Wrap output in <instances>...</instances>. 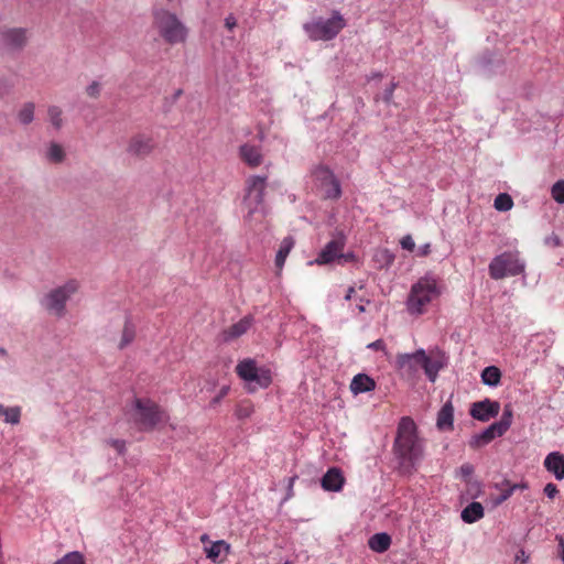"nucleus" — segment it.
<instances>
[{
  "label": "nucleus",
  "mask_w": 564,
  "mask_h": 564,
  "mask_svg": "<svg viewBox=\"0 0 564 564\" xmlns=\"http://www.w3.org/2000/svg\"><path fill=\"white\" fill-rule=\"evenodd\" d=\"M393 453L400 467L405 470L415 468L424 456V441L419 436L415 422L409 417H401L393 443Z\"/></svg>",
  "instance_id": "f257e3e1"
},
{
  "label": "nucleus",
  "mask_w": 564,
  "mask_h": 564,
  "mask_svg": "<svg viewBox=\"0 0 564 564\" xmlns=\"http://www.w3.org/2000/svg\"><path fill=\"white\" fill-rule=\"evenodd\" d=\"M442 293L438 279L427 273L420 278L412 286L406 300V310L411 315H421L426 306L435 301Z\"/></svg>",
  "instance_id": "f03ea898"
},
{
  "label": "nucleus",
  "mask_w": 564,
  "mask_h": 564,
  "mask_svg": "<svg viewBox=\"0 0 564 564\" xmlns=\"http://www.w3.org/2000/svg\"><path fill=\"white\" fill-rule=\"evenodd\" d=\"M267 187V177L253 175L246 181V194L243 197V208L247 219H260L267 213L263 202L264 189Z\"/></svg>",
  "instance_id": "7ed1b4c3"
},
{
  "label": "nucleus",
  "mask_w": 564,
  "mask_h": 564,
  "mask_svg": "<svg viewBox=\"0 0 564 564\" xmlns=\"http://www.w3.org/2000/svg\"><path fill=\"white\" fill-rule=\"evenodd\" d=\"M154 25L164 41L171 45L183 43L187 37L186 26L169 10L160 9L154 12Z\"/></svg>",
  "instance_id": "20e7f679"
},
{
  "label": "nucleus",
  "mask_w": 564,
  "mask_h": 564,
  "mask_svg": "<svg viewBox=\"0 0 564 564\" xmlns=\"http://www.w3.org/2000/svg\"><path fill=\"white\" fill-rule=\"evenodd\" d=\"M397 364L399 368L406 369L408 371H414L416 366L420 365L431 382H435L440 370L445 365L441 357L432 358L422 348L412 354L398 355Z\"/></svg>",
  "instance_id": "39448f33"
},
{
  "label": "nucleus",
  "mask_w": 564,
  "mask_h": 564,
  "mask_svg": "<svg viewBox=\"0 0 564 564\" xmlns=\"http://www.w3.org/2000/svg\"><path fill=\"white\" fill-rule=\"evenodd\" d=\"M346 23L338 11L329 19L318 18L303 24V30L311 41H330L345 28Z\"/></svg>",
  "instance_id": "423d86ee"
},
{
  "label": "nucleus",
  "mask_w": 564,
  "mask_h": 564,
  "mask_svg": "<svg viewBox=\"0 0 564 564\" xmlns=\"http://www.w3.org/2000/svg\"><path fill=\"white\" fill-rule=\"evenodd\" d=\"M78 282L69 280L63 285L52 289L41 300L42 307L56 317H63L66 314L67 301L77 292Z\"/></svg>",
  "instance_id": "0eeeda50"
},
{
  "label": "nucleus",
  "mask_w": 564,
  "mask_h": 564,
  "mask_svg": "<svg viewBox=\"0 0 564 564\" xmlns=\"http://www.w3.org/2000/svg\"><path fill=\"white\" fill-rule=\"evenodd\" d=\"M525 262L518 251H507L496 256L489 263V275L494 280L520 275L524 272Z\"/></svg>",
  "instance_id": "6e6552de"
},
{
  "label": "nucleus",
  "mask_w": 564,
  "mask_h": 564,
  "mask_svg": "<svg viewBox=\"0 0 564 564\" xmlns=\"http://www.w3.org/2000/svg\"><path fill=\"white\" fill-rule=\"evenodd\" d=\"M238 376L246 382L247 389L254 392L264 389L272 381L271 371L264 367H258L252 359H245L236 367Z\"/></svg>",
  "instance_id": "1a4fd4ad"
},
{
  "label": "nucleus",
  "mask_w": 564,
  "mask_h": 564,
  "mask_svg": "<svg viewBox=\"0 0 564 564\" xmlns=\"http://www.w3.org/2000/svg\"><path fill=\"white\" fill-rule=\"evenodd\" d=\"M135 419L145 429L154 427L163 419L165 413L151 400H134Z\"/></svg>",
  "instance_id": "9d476101"
},
{
  "label": "nucleus",
  "mask_w": 564,
  "mask_h": 564,
  "mask_svg": "<svg viewBox=\"0 0 564 564\" xmlns=\"http://www.w3.org/2000/svg\"><path fill=\"white\" fill-rule=\"evenodd\" d=\"M313 176L318 183L323 196L327 199H338L341 196L339 181L333 172L326 166H318L314 170Z\"/></svg>",
  "instance_id": "9b49d317"
},
{
  "label": "nucleus",
  "mask_w": 564,
  "mask_h": 564,
  "mask_svg": "<svg viewBox=\"0 0 564 564\" xmlns=\"http://www.w3.org/2000/svg\"><path fill=\"white\" fill-rule=\"evenodd\" d=\"M345 241V235L343 232H337L336 236H334V238L319 251L317 258L314 261H311L310 264L316 263L323 265L329 264L335 260L341 261V258L346 257L343 252Z\"/></svg>",
  "instance_id": "f8f14e48"
},
{
  "label": "nucleus",
  "mask_w": 564,
  "mask_h": 564,
  "mask_svg": "<svg viewBox=\"0 0 564 564\" xmlns=\"http://www.w3.org/2000/svg\"><path fill=\"white\" fill-rule=\"evenodd\" d=\"M155 145L156 142L152 135L138 133L130 139L127 151L132 155L144 158L155 149Z\"/></svg>",
  "instance_id": "ddd939ff"
},
{
  "label": "nucleus",
  "mask_w": 564,
  "mask_h": 564,
  "mask_svg": "<svg viewBox=\"0 0 564 564\" xmlns=\"http://www.w3.org/2000/svg\"><path fill=\"white\" fill-rule=\"evenodd\" d=\"M500 404L497 401L485 399L471 404L470 415L481 422H487L499 414Z\"/></svg>",
  "instance_id": "4468645a"
},
{
  "label": "nucleus",
  "mask_w": 564,
  "mask_h": 564,
  "mask_svg": "<svg viewBox=\"0 0 564 564\" xmlns=\"http://www.w3.org/2000/svg\"><path fill=\"white\" fill-rule=\"evenodd\" d=\"M26 31L21 28H13L2 32L3 44L12 50H20L26 43Z\"/></svg>",
  "instance_id": "2eb2a0df"
},
{
  "label": "nucleus",
  "mask_w": 564,
  "mask_h": 564,
  "mask_svg": "<svg viewBox=\"0 0 564 564\" xmlns=\"http://www.w3.org/2000/svg\"><path fill=\"white\" fill-rule=\"evenodd\" d=\"M206 557L214 563H221L230 553V544L225 540L212 542L209 546H205Z\"/></svg>",
  "instance_id": "dca6fc26"
},
{
  "label": "nucleus",
  "mask_w": 564,
  "mask_h": 564,
  "mask_svg": "<svg viewBox=\"0 0 564 564\" xmlns=\"http://www.w3.org/2000/svg\"><path fill=\"white\" fill-rule=\"evenodd\" d=\"M544 467L557 480L564 479V455L558 452L550 453L544 459Z\"/></svg>",
  "instance_id": "f3484780"
},
{
  "label": "nucleus",
  "mask_w": 564,
  "mask_h": 564,
  "mask_svg": "<svg viewBox=\"0 0 564 564\" xmlns=\"http://www.w3.org/2000/svg\"><path fill=\"white\" fill-rule=\"evenodd\" d=\"M376 389V381L366 373H357L350 382V391L354 395L370 392Z\"/></svg>",
  "instance_id": "a211bd4d"
},
{
  "label": "nucleus",
  "mask_w": 564,
  "mask_h": 564,
  "mask_svg": "<svg viewBox=\"0 0 564 564\" xmlns=\"http://www.w3.org/2000/svg\"><path fill=\"white\" fill-rule=\"evenodd\" d=\"M344 476L338 468H330L322 478L321 484L326 491H339L344 485Z\"/></svg>",
  "instance_id": "6ab92c4d"
},
{
  "label": "nucleus",
  "mask_w": 564,
  "mask_h": 564,
  "mask_svg": "<svg viewBox=\"0 0 564 564\" xmlns=\"http://www.w3.org/2000/svg\"><path fill=\"white\" fill-rule=\"evenodd\" d=\"M454 425V408L448 400L443 404L437 413L436 426L440 431H451Z\"/></svg>",
  "instance_id": "aec40b11"
},
{
  "label": "nucleus",
  "mask_w": 564,
  "mask_h": 564,
  "mask_svg": "<svg viewBox=\"0 0 564 564\" xmlns=\"http://www.w3.org/2000/svg\"><path fill=\"white\" fill-rule=\"evenodd\" d=\"M499 430L494 425L490 424L488 427H486L482 432L475 434L470 441L469 446L473 448H479L481 446H485L489 444L491 441H494L496 437L501 436L502 434L498 432Z\"/></svg>",
  "instance_id": "412c9836"
},
{
  "label": "nucleus",
  "mask_w": 564,
  "mask_h": 564,
  "mask_svg": "<svg viewBox=\"0 0 564 564\" xmlns=\"http://www.w3.org/2000/svg\"><path fill=\"white\" fill-rule=\"evenodd\" d=\"M252 324V317L251 316H245L236 324L231 325L227 329L223 332V339L225 341H230L235 338L240 337L243 335L251 326Z\"/></svg>",
  "instance_id": "4be33fe9"
},
{
  "label": "nucleus",
  "mask_w": 564,
  "mask_h": 564,
  "mask_svg": "<svg viewBox=\"0 0 564 564\" xmlns=\"http://www.w3.org/2000/svg\"><path fill=\"white\" fill-rule=\"evenodd\" d=\"M391 536L386 532H379L371 535L368 540V546L376 553H384L391 546Z\"/></svg>",
  "instance_id": "5701e85b"
},
{
  "label": "nucleus",
  "mask_w": 564,
  "mask_h": 564,
  "mask_svg": "<svg viewBox=\"0 0 564 564\" xmlns=\"http://www.w3.org/2000/svg\"><path fill=\"white\" fill-rule=\"evenodd\" d=\"M485 514L484 507L480 502H470L466 506L460 513V518L465 523H475L480 520Z\"/></svg>",
  "instance_id": "b1692460"
},
{
  "label": "nucleus",
  "mask_w": 564,
  "mask_h": 564,
  "mask_svg": "<svg viewBox=\"0 0 564 564\" xmlns=\"http://www.w3.org/2000/svg\"><path fill=\"white\" fill-rule=\"evenodd\" d=\"M496 488L499 489L501 491V494L496 498L495 503L501 505L502 502L508 500L517 489H525L527 485L525 484H511L509 480L505 479L502 482L496 484Z\"/></svg>",
  "instance_id": "393cba45"
},
{
  "label": "nucleus",
  "mask_w": 564,
  "mask_h": 564,
  "mask_svg": "<svg viewBox=\"0 0 564 564\" xmlns=\"http://www.w3.org/2000/svg\"><path fill=\"white\" fill-rule=\"evenodd\" d=\"M242 160L250 166H258L261 163L262 155L256 145L243 144L240 147Z\"/></svg>",
  "instance_id": "a878e982"
},
{
  "label": "nucleus",
  "mask_w": 564,
  "mask_h": 564,
  "mask_svg": "<svg viewBox=\"0 0 564 564\" xmlns=\"http://www.w3.org/2000/svg\"><path fill=\"white\" fill-rule=\"evenodd\" d=\"M0 419L7 424H19L21 421V408L18 405L7 406L0 403Z\"/></svg>",
  "instance_id": "bb28decb"
},
{
  "label": "nucleus",
  "mask_w": 564,
  "mask_h": 564,
  "mask_svg": "<svg viewBox=\"0 0 564 564\" xmlns=\"http://www.w3.org/2000/svg\"><path fill=\"white\" fill-rule=\"evenodd\" d=\"M501 372L496 366H488L481 372V381L488 387H497L500 383Z\"/></svg>",
  "instance_id": "cd10ccee"
},
{
  "label": "nucleus",
  "mask_w": 564,
  "mask_h": 564,
  "mask_svg": "<svg viewBox=\"0 0 564 564\" xmlns=\"http://www.w3.org/2000/svg\"><path fill=\"white\" fill-rule=\"evenodd\" d=\"M294 241L291 237H286L283 239L276 256H275V265L281 269L284 265L285 259L289 256L291 249L293 248Z\"/></svg>",
  "instance_id": "c85d7f7f"
},
{
  "label": "nucleus",
  "mask_w": 564,
  "mask_h": 564,
  "mask_svg": "<svg viewBox=\"0 0 564 564\" xmlns=\"http://www.w3.org/2000/svg\"><path fill=\"white\" fill-rule=\"evenodd\" d=\"M35 105L31 101L25 102L18 112L20 123L26 126L34 120Z\"/></svg>",
  "instance_id": "c756f323"
},
{
  "label": "nucleus",
  "mask_w": 564,
  "mask_h": 564,
  "mask_svg": "<svg viewBox=\"0 0 564 564\" xmlns=\"http://www.w3.org/2000/svg\"><path fill=\"white\" fill-rule=\"evenodd\" d=\"M45 156L50 162L59 163L65 156L64 149L58 143L52 142L47 147Z\"/></svg>",
  "instance_id": "7c9ffc66"
},
{
  "label": "nucleus",
  "mask_w": 564,
  "mask_h": 564,
  "mask_svg": "<svg viewBox=\"0 0 564 564\" xmlns=\"http://www.w3.org/2000/svg\"><path fill=\"white\" fill-rule=\"evenodd\" d=\"M512 423V410L506 406L503 413L498 422L492 423L502 435L509 430Z\"/></svg>",
  "instance_id": "2f4dec72"
},
{
  "label": "nucleus",
  "mask_w": 564,
  "mask_h": 564,
  "mask_svg": "<svg viewBox=\"0 0 564 564\" xmlns=\"http://www.w3.org/2000/svg\"><path fill=\"white\" fill-rule=\"evenodd\" d=\"M135 337V328L134 326L127 321L122 330L121 339L118 345L120 349L126 348L128 345H130Z\"/></svg>",
  "instance_id": "473e14b6"
},
{
  "label": "nucleus",
  "mask_w": 564,
  "mask_h": 564,
  "mask_svg": "<svg viewBox=\"0 0 564 564\" xmlns=\"http://www.w3.org/2000/svg\"><path fill=\"white\" fill-rule=\"evenodd\" d=\"M513 200L507 193H500L494 200V207L499 212H508L512 208Z\"/></svg>",
  "instance_id": "72a5a7b5"
},
{
  "label": "nucleus",
  "mask_w": 564,
  "mask_h": 564,
  "mask_svg": "<svg viewBox=\"0 0 564 564\" xmlns=\"http://www.w3.org/2000/svg\"><path fill=\"white\" fill-rule=\"evenodd\" d=\"M54 564H85L84 555L78 551H73L65 554L62 558Z\"/></svg>",
  "instance_id": "f704fd0d"
},
{
  "label": "nucleus",
  "mask_w": 564,
  "mask_h": 564,
  "mask_svg": "<svg viewBox=\"0 0 564 564\" xmlns=\"http://www.w3.org/2000/svg\"><path fill=\"white\" fill-rule=\"evenodd\" d=\"M48 120L55 129H61L63 126L62 110L57 106H51L47 110Z\"/></svg>",
  "instance_id": "c9c22d12"
},
{
  "label": "nucleus",
  "mask_w": 564,
  "mask_h": 564,
  "mask_svg": "<svg viewBox=\"0 0 564 564\" xmlns=\"http://www.w3.org/2000/svg\"><path fill=\"white\" fill-rule=\"evenodd\" d=\"M551 194L556 203L564 204V180H560L553 184Z\"/></svg>",
  "instance_id": "e433bc0d"
},
{
  "label": "nucleus",
  "mask_w": 564,
  "mask_h": 564,
  "mask_svg": "<svg viewBox=\"0 0 564 564\" xmlns=\"http://www.w3.org/2000/svg\"><path fill=\"white\" fill-rule=\"evenodd\" d=\"M474 474V466L469 463L463 464L457 470V477L462 478L464 481L468 482L470 480L471 475Z\"/></svg>",
  "instance_id": "4c0bfd02"
},
{
  "label": "nucleus",
  "mask_w": 564,
  "mask_h": 564,
  "mask_svg": "<svg viewBox=\"0 0 564 564\" xmlns=\"http://www.w3.org/2000/svg\"><path fill=\"white\" fill-rule=\"evenodd\" d=\"M252 413V406L249 403H240L236 409V415L239 420L247 419Z\"/></svg>",
  "instance_id": "58836bf2"
},
{
  "label": "nucleus",
  "mask_w": 564,
  "mask_h": 564,
  "mask_svg": "<svg viewBox=\"0 0 564 564\" xmlns=\"http://www.w3.org/2000/svg\"><path fill=\"white\" fill-rule=\"evenodd\" d=\"M400 245L401 247L404 249V250H408V251H413L414 248H415V243H414V240L412 238L411 235H405L401 241H400Z\"/></svg>",
  "instance_id": "ea45409f"
},
{
  "label": "nucleus",
  "mask_w": 564,
  "mask_h": 564,
  "mask_svg": "<svg viewBox=\"0 0 564 564\" xmlns=\"http://www.w3.org/2000/svg\"><path fill=\"white\" fill-rule=\"evenodd\" d=\"M397 87L395 83H391L389 87H387L383 91L382 99L386 104H390L392 101L393 91Z\"/></svg>",
  "instance_id": "a19ab883"
},
{
  "label": "nucleus",
  "mask_w": 564,
  "mask_h": 564,
  "mask_svg": "<svg viewBox=\"0 0 564 564\" xmlns=\"http://www.w3.org/2000/svg\"><path fill=\"white\" fill-rule=\"evenodd\" d=\"M88 96L93 98H97L100 94V84L98 82H93L86 89Z\"/></svg>",
  "instance_id": "79ce46f5"
},
{
  "label": "nucleus",
  "mask_w": 564,
  "mask_h": 564,
  "mask_svg": "<svg viewBox=\"0 0 564 564\" xmlns=\"http://www.w3.org/2000/svg\"><path fill=\"white\" fill-rule=\"evenodd\" d=\"M108 444L112 446L119 454H123L126 451V443L122 440H109Z\"/></svg>",
  "instance_id": "37998d69"
},
{
  "label": "nucleus",
  "mask_w": 564,
  "mask_h": 564,
  "mask_svg": "<svg viewBox=\"0 0 564 564\" xmlns=\"http://www.w3.org/2000/svg\"><path fill=\"white\" fill-rule=\"evenodd\" d=\"M558 490H557V487L552 484V482H549L545 485L544 487V494L550 498V499H553L556 495H557Z\"/></svg>",
  "instance_id": "c03bdc74"
},
{
  "label": "nucleus",
  "mask_w": 564,
  "mask_h": 564,
  "mask_svg": "<svg viewBox=\"0 0 564 564\" xmlns=\"http://www.w3.org/2000/svg\"><path fill=\"white\" fill-rule=\"evenodd\" d=\"M544 243L550 247H558L561 246V239L558 236L553 234L544 239Z\"/></svg>",
  "instance_id": "a18cd8bd"
},
{
  "label": "nucleus",
  "mask_w": 564,
  "mask_h": 564,
  "mask_svg": "<svg viewBox=\"0 0 564 564\" xmlns=\"http://www.w3.org/2000/svg\"><path fill=\"white\" fill-rule=\"evenodd\" d=\"M237 25V20L236 18L232 15V14H229L226 19H225V26L229 30V31H232L234 28Z\"/></svg>",
  "instance_id": "49530a36"
},
{
  "label": "nucleus",
  "mask_w": 564,
  "mask_h": 564,
  "mask_svg": "<svg viewBox=\"0 0 564 564\" xmlns=\"http://www.w3.org/2000/svg\"><path fill=\"white\" fill-rule=\"evenodd\" d=\"M384 347H386V345L382 339H377V340L368 344V346H367V348L372 349V350L384 349Z\"/></svg>",
  "instance_id": "de8ad7c7"
},
{
  "label": "nucleus",
  "mask_w": 564,
  "mask_h": 564,
  "mask_svg": "<svg viewBox=\"0 0 564 564\" xmlns=\"http://www.w3.org/2000/svg\"><path fill=\"white\" fill-rule=\"evenodd\" d=\"M228 390H229V387L227 386H224L221 389H220V392L218 393V395H216L213 400H212V404H217L220 402V400L228 393Z\"/></svg>",
  "instance_id": "09e8293b"
},
{
  "label": "nucleus",
  "mask_w": 564,
  "mask_h": 564,
  "mask_svg": "<svg viewBox=\"0 0 564 564\" xmlns=\"http://www.w3.org/2000/svg\"><path fill=\"white\" fill-rule=\"evenodd\" d=\"M431 252V243L426 242L419 247L417 256L425 257Z\"/></svg>",
  "instance_id": "8fccbe9b"
},
{
  "label": "nucleus",
  "mask_w": 564,
  "mask_h": 564,
  "mask_svg": "<svg viewBox=\"0 0 564 564\" xmlns=\"http://www.w3.org/2000/svg\"><path fill=\"white\" fill-rule=\"evenodd\" d=\"M558 540V546H560V557L564 564V540L561 536L556 538Z\"/></svg>",
  "instance_id": "3c124183"
},
{
  "label": "nucleus",
  "mask_w": 564,
  "mask_h": 564,
  "mask_svg": "<svg viewBox=\"0 0 564 564\" xmlns=\"http://www.w3.org/2000/svg\"><path fill=\"white\" fill-rule=\"evenodd\" d=\"M354 293H355V289L354 288H349L347 290L346 295H345V300L346 301H350L352 299Z\"/></svg>",
  "instance_id": "603ef678"
},
{
  "label": "nucleus",
  "mask_w": 564,
  "mask_h": 564,
  "mask_svg": "<svg viewBox=\"0 0 564 564\" xmlns=\"http://www.w3.org/2000/svg\"><path fill=\"white\" fill-rule=\"evenodd\" d=\"M345 258H341V261H339V263H344V262H347L349 260H351L354 258V254L352 253H345Z\"/></svg>",
  "instance_id": "864d4df0"
},
{
  "label": "nucleus",
  "mask_w": 564,
  "mask_h": 564,
  "mask_svg": "<svg viewBox=\"0 0 564 564\" xmlns=\"http://www.w3.org/2000/svg\"><path fill=\"white\" fill-rule=\"evenodd\" d=\"M356 308L358 310L359 313H362L365 312V305L362 304V300H360V302L356 305Z\"/></svg>",
  "instance_id": "5fc2aeb1"
},
{
  "label": "nucleus",
  "mask_w": 564,
  "mask_h": 564,
  "mask_svg": "<svg viewBox=\"0 0 564 564\" xmlns=\"http://www.w3.org/2000/svg\"><path fill=\"white\" fill-rule=\"evenodd\" d=\"M200 541H202L203 543L207 542V541H208V535H207V534H203V535L200 536Z\"/></svg>",
  "instance_id": "6e6d98bb"
},
{
  "label": "nucleus",
  "mask_w": 564,
  "mask_h": 564,
  "mask_svg": "<svg viewBox=\"0 0 564 564\" xmlns=\"http://www.w3.org/2000/svg\"><path fill=\"white\" fill-rule=\"evenodd\" d=\"M517 560H522V563H525V560H523V556L517 555Z\"/></svg>",
  "instance_id": "4d7b16f0"
},
{
  "label": "nucleus",
  "mask_w": 564,
  "mask_h": 564,
  "mask_svg": "<svg viewBox=\"0 0 564 564\" xmlns=\"http://www.w3.org/2000/svg\"><path fill=\"white\" fill-rule=\"evenodd\" d=\"M517 560H522V563H525V560H523V556L517 555Z\"/></svg>",
  "instance_id": "13d9d810"
},
{
  "label": "nucleus",
  "mask_w": 564,
  "mask_h": 564,
  "mask_svg": "<svg viewBox=\"0 0 564 564\" xmlns=\"http://www.w3.org/2000/svg\"><path fill=\"white\" fill-rule=\"evenodd\" d=\"M517 560H522V563H525V560H523V556L517 555Z\"/></svg>",
  "instance_id": "bf43d9fd"
},
{
  "label": "nucleus",
  "mask_w": 564,
  "mask_h": 564,
  "mask_svg": "<svg viewBox=\"0 0 564 564\" xmlns=\"http://www.w3.org/2000/svg\"><path fill=\"white\" fill-rule=\"evenodd\" d=\"M0 564H4L3 557H0Z\"/></svg>",
  "instance_id": "052dcab7"
}]
</instances>
